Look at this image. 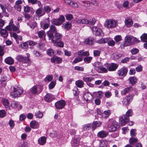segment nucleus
Wrapping results in <instances>:
<instances>
[{"label":"nucleus","mask_w":147,"mask_h":147,"mask_svg":"<svg viewBox=\"0 0 147 147\" xmlns=\"http://www.w3.org/2000/svg\"><path fill=\"white\" fill-rule=\"evenodd\" d=\"M132 110L129 109L125 115H122L119 118V123L121 126L125 125L129 120V117L132 115Z\"/></svg>","instance_id":"obj_1"},{"label":"nucleus","mask_w":147,"mask_h":147,"mask_svg":"<svg viewBox=\"0 0 147 147\" xmlns=\"http://www.w3.org/2000/svg\"><path fill=\"white\" fill-rule=\"evenodd\" d=\"M23 92V89L22 88L19 87H14L13 91L11 92L10 96L12 98H15L17 97L20 96Z\"/></svg>","instance_id":"obj_2"},{"label":"nucleus","mask_w":147,"mask_h":147,"mask_svg":"<svg viewBox=\"0 0 147 147\" xmlns=\"http://www.w3.org/2000/svg\"><path fill=\"white\" fill-rule=\"evenodd\" d=\"M20 25L18 24L17 26H16L13 24V20L12 19L9 23L8 25L5 28L8 31H11L13 30V31L17 32L19 33L20 31L19 30V27Z\"/></svg>","instance_id":"obj_3"},{"label":"nucleus","mask_w":147,"mask_h":147,"mask_svg":"<svg viewBox=\"0 0 147 147\" xmlns=\"http://www.w3.org/2000/svg\"><path fill=\"white\" fill-rule=\"evenodd\" d=\"M105 26L111 29H113L116 27L117 22L116 20L108 19L106 20L105 23Z\"/></svg>","instance_id":"obj_4"},{"label":"nucleus","mask_w":147,"mask_h":147,"mask_svg":"<svg viewBox=\"0 0 147 147\" xmlns=\"http://www.w3.org/2000/svg\"><path fill=\"white\" fill-rule=\"evenodd\" d=\"M42 90V86L38 85L34 86L30 90V92L32 94H39Z\"/></svg>","instance_id":"obj_5"},{"label":"nucleus","mask_w":147,"mask_h":147,"mask_svg":"<svg viewBox=\"0 0 147 147\" xmlns=\"http://www.w3.org/2000/svg\"><path fill=\"white\" fill-rule=\"evenodd\" d=\"M91 29L93 33L96 36H100L102 37L104 36V33L101 29L96 27L94 26Z\"/></svg>","instance_id":"obj_6"},{"label":"nucleus","mask_w":147,"mask_h":147,"mask_svg":"<svg viewBox=\"0 0 147 147\" xmlns=\"http://www.w3.org/2000/svg\"><path fill=\"white\" fill-rule=\"evenodd\" d=\"M65 17L63 15L60 16L59 18L57 19H54L52 20L51 23L57 26L61 25L65 21Z\"/></svg>","instance_id":"obj_7"},{"label":"nucleus","mask_w":147,"mask_h":147,"mask_svg":"<svg viewBox=\"0 0 147 147\" xmlns=\"http://www.w3.org/2000/svg\"><path fill=\"white\" fill-rule=\"evenodd\" d=\"M16 59L19 61L22 62V63H29L30 62L29 57H24L21 55H18L16 57Z\"/></svg>","instance_id":"obj_8"},{"label":"nucleus","mask_w":147,"mask_h":147,"mask_svg":"<svg viewBox=\"0 0 147 147\" xmlns=\"http://www.w3.org/2000/svg\"><path fill=\"white\" fill-rule=\"evenodd\" d=\"M80 139V136L79 135H75L71 142V146L74 147L78 146L80 144L79 142Z\"/></svg>","instance_id":"obj_9"},{"label":"nucleus","mask_w":147,"mask_h":147,"mask_svg":"<svg viewBox=\"0 0 147 147\" xmlns=\"http://www.w3.org/2000/svg\"><path fill=\"white\" fill-rule=\"evenodd\" d=\"M62 37V35L56 32L54 36H53V34L52 36L51 37L49 36V39H51L52 42L53 43H56L58 40L60 39Z\"/></svg>","instance_id":"obj_10"},{"label":"nucleus","mask_w":147,"mask_h":147,"mask_svg":"<svg viewBox=\"0 0 147 147\" xmlns=\"http://www.w3.org/2000/svg\"><path fill=\"white\" fill-rule=\"evenodd\" d=\"M105 66L110 71H113L115 70L117 68L118 65L116 63H112L111 64L107 63L105 64Z\"/></svg>","instance_id":"obj_11"},{"label":"nucleus","mask_w":147,"mask_h":147,"mask_svg":"<svg viewBox=\"0 0 147 147\" xmlns=\"http://www.w3.org/2000/svg\"><path fill=\"white\" fill-rule=\"evenodd\" d=\"M128 71L127 67H123L118 70L117 73L119 76L124 77L126 76Z\"/></svg>","instance_id":"obj_12"},{"label":"nucleus","mask_w":147,"mask_h":147,"mask_svg":"<svg viewBox=\"0 0 147 147\" xmlns=\"http://www.w3.org/2000/svg\"><path fill=\"white\" fill-rule=\"evenodd\" d=\"M66 105V102L64 100H60L55 103V106L56 109H63Z\"/></svg>","instance_id":"obj_13"},{"label":"nucleus","mask_w":147,"mask_h":147,"mask_svg":"<svg viewBox=\"0 0 147 147\" xmlns=\"http://www.w3.org/2000/svg\"><path fill=\"white\" fill-rule=\"evenodd\" d=\"M83 96L85 100L89 102L91 100L93 95L89 92H87L84 94Z\"/></svg>","instance_id":"obj_14"},{"label":"nucleus","mask_w":147,"mask_h":147,"mask_svg":"<svg viewBox=\"0 0 147 147\" xmlns=\"http://www.w3.org/2000/svg\"><path fill=\"white\" fill-rule=\"evenodd\" d=\"M56 29L54 25H51L50 27V30L47 32V35L49 37H51L53 34V32H56Z\"/></svg>","instance_id":"obj_15"},{"label":"nucleus","mask_w":147,"mask_h":147,"mask_svg":"<svg viewBox=\"0 0 147 147\" xmlns=\"http://www.w3.org/2000/svg\"><path fill=\"white\" fill-rule=\"evenodd\" d=\"M132 39V38L131 36H126L125 37V42H124V43L121 44V48L128 46V44L127 43V42H130Z\"/></svg>","instance_id":"obj_16"},{"label":"nucleus","mask_w":147,"mask_h":147,"mask_svg":"<svg viewBox=\"0 0 147 147\" xmlns=\"http://www.w3.org/2000/svg\"><path fill=\"white\" fill-rule=\"evenodd\" d=\"M134 90V88L131 86L127 87L121 91V94L122 95H125L127 94Z\"/></svg>","instance_id":"obj_17"},{"label":"nucleus","mask_w":147,"mask_h":147,"mask_svg":"<svg viewBox=\"0 0 147 147\" xmlns=\"http://www.w3.org/2000/svg\"><path fill=\"white\" fill-rule=\"evenodd\" d=\"M54 97L51 94H47L44 96V100L47 102H50L54 99Z\"/></svg>","instance_id":"obj_18"},{"label":"nucleus","mask_w":147,"mask_h":147,"mask_svg":"<svg viewBox=\"0 0 147 147\" xmlns=\"http://www.w3.org/2000/svg\"><path fill=\"white\" fill-rule=\"evenodd\" d=\"M65 2L68 4L71 7L76 8H78V5L77 3L74 1H71V0H64Z\"/></svg>","instance_id":"obj_19"},{"label":"nucleus","mask_w":147,"mask_h":147,"mask_svg":"<svg viewBox=\"0 0 147 147\" xmlns=\"http://www.w3.org/2000/svg\"><path fill=\"white\" fill-rule=\"evenodd\" d=\"M43 11V8H39L37 9L35 11V13L37 16L38 17L42 16L45 13V12Z\"/></svg>","instance_id":"obj_20"},{"label":"nucleus","mask_w":147,"mask_h":147,"mask_svg":"<svg viewBox=\"0 0 147 147\" xmlns=\"http://www.w3.org/2000/svg\"><path fill=\"white\" fill-rule=\"evenodd\" d=\"M118 125L116 124L115 122L113 121L112 125L110 126H109L108 129L110 131H115L117 128Z\"/></svg>","instance_id":"obj_21"},{"label":"nucleus","mask_w":147,"mask_h":147,"mask_svg":"<svg viewBox=\"0 0 147 147\" xmlns=\"http://www.w3.org/2000/svg\"><path fill=\"white\" fill-rule=\"evenodd\" d=\"M51 60L52 63H59L61 62V59L59 57L54 56L51 58Z\"/></svg>","instance_id":"obj_22"},{"label":"nucleus","mask_w":147,"mask_h":147,"mask_svg":"<svg viewBox=\"0 0 147 147\" xmlns=\"http://www.w3.org/2000/svg\"><path fill=\"white\" fill-rule=\"evenodd\" d=\"M102 124V122L100 121H94L92 125V129L94 130L96 127H100Z\"/></svg>","instance_id":"obj_23"},{"label":"nucleus","mask_w":147,"mask_h":147,"mask_svg":"<svg viewBox=\"0 0 147 147\" xmlns=\"http://www.w3.org/2000/svg\"><path fill=\"white\" fill-rule=\"evenodd\" d=\"M128 80L129 83L131 84L132 85H134L137 82V78L135 76L130 77Z\"/></svg>","instance_id":"obj_24"},{"label":"nucleus","mask_w":147,"mask_h":147,"mask_svg":"<svg viewBox=\"0 0 147 147\" xmlns=\"http://www.w3.org/2000/svg\"><path fill=\"white\" fill-rule=\"evenodd\" d=\"M108 134V133L106 131H102L98 133L97 136L99 137L102 138L106 137Z\"/></svg>","instance_id":"obj_25"},{"label":"nucleus","mask_w":147,"mask_h":147,"mask_svg":"<svg viewBox=\"0 0 147 147\" xmlns=\"http://www.w3.org/2000/svg\"><path fill=\"white\" fill-rule=\"evenodd\" d=\"M126 26L128 27H131L133 24V22L132 19L127 18L125 19V22Z\"/></svg>","instance_id":"obj_26"},{"label":"nucleus","mask_w":147,"mask_h":147,"mask_svg":"<svg viewBox=\"0 0 147 147\" xmlns=\"http://www.w3.org/2000/svg\"><path fill=\"white\" fill-rule=\"evenodd\" d=\"M24 11L25 12L29 13L31 11V13H34V10L32 8L28 6L27 5L24 7Z\"/></svg>","instance_id":"obj_27"},{"label":"nucleus","mask_w":147,"mask_h":147,"mask_svg":"<svg viewBox=\"0 0 147 147\" xmlns=\"http://www.w3.org/2000/svg\"><path fill=\"white\" fill-rule=\"evenodd\" d=\"M76 22L78 24H88V19L86 18L80 19L77 20Z\"/></svg>","instance_id":"obj_28"},{"label":"nucleus","mask_w":147,"mask_h":147,"mask_svg":"<svg viewBox=\"0 0 147 147\" xmlns=\"http://www.w3.org/2000/svg\"><path fill=\"white\" fill-rule=\"evenodd\" d=\"M0 33L1 36L4 38H6L8 35V32L5 29H1L0 31Z\"/></svg>","instance_id":"obj_29"},{"label":"nucleus","mask_w":147,"mask_h":147,"mask_svg":"<svg viewBox=\"0 0 147 147\" xmlns=\"http://www.w3.org/2000/svg\"><path fill=\"white\" fill-rule=\"evenodd\" d=\"M78 55L79 56H88L89 55V53L88 51L84 52L83 50H80L78 52Z\"/></svg>","instance_id":"obj_30"},{"label":"nucleus","mask_w":147,"mask_h":147,"mask_svg":"<svg viewBox=\"0 0 147 147\" xmlns=\"http://www.w3.org/2000/svg\"><path fill=\"white\" fill-rule=\"evenodd\" d=\"M30 127L33 129L38 128L39 127V124L35 121H32L30 123Z\"/></svg>","instance_id":"obj_31"},{"label":"nucleus","mask_w":147,"mask_h":147,"mask_svg":"<svg viewBox=\"0 0 147 147\" xmlns=\"http://www.w3.org/2000/svg\"><path fill=\"white\" fill-rule=\"evenodd\" d=\"M94 39L93 38L89 37L85 40V43L87 45H91L94 42Z\"/></svg>","instance_id":"obj_32"},{"label":"nucleus","mask_w":147,"mask_h":147,"mask_svg":"<svg viewBox=\"0 0 147 147\" xmlns=\"http://www.w3.org/2000/svg\"><path fill=\"white\" fill-rule=\"evenodd\" d=\"M5 61L6 63L10 65L12 64L14 62L13 59L11 57H7L5 59Z\"/></svg>","instance_id":"obj_33"},{"label":"nucleus","mask_w":147,"mask_h":147,"mask_svg":"<svg viewBox=\"0 0 147 147\" xmlns=\"http://www.w3.org/2000/svg\"><path fill=\"white\" fill-rule=\"evenodd\" d=\"M46 138L44 137H42L38 140V143L41 145L44 144L46 142Z\"/></svg>","instance_id":"obj_34"},{"label":"nucleus","mask_w":147,"mask_h":147,"mask_svg":"<svg viewBox=\"0 0 147 147\" xmlns=\"http://www.w3.org/2000/svg\"><path fill=\"white\" fill-rule=\"evenodd\" d=\"M109 40L108 38H101L100 40H98L96 41V42L97 43L102 44L107 43Z\"/></svg>","instance_id":"obj_35"},{"label":"nucleus","mask_w":147,"mask_h":147,"mask_svg":"<svg viewBox=\"0 0 147 147\" xmlns=\"http://www.w3.org/2000/svg\"><path fill=\"white\" fill-rule=\"evenodd\" d=\"M3 105L6 109L9 108V102L8 100L5 98H3L2 100Z\"/></svg>","instance_id":"obj_36"},{"label":"nucleus","mask_w":147,"mask_h":147,"mask_svg":"<svg viewBox=\"0 0 147 147\" xmlns=\"http://www.w3.org/2000/svg\"><path fill=\"white\" fill-rule=\"evenodd\" d=\"M108 142L107 140L101 141L99 144L100 147H107L108 145Z\"/></svg>","instance_id":"obj_37"},{"label":"nucleus","mask_w":147,"mask_h":147,"mask_svg":"<svg viewBox=\"0 0 147 147\" xmlns=\"http://www.w3.org/2000/svg\"><path fill=\"white\" fill-rule=\"evenodd\" d=\"M138 141V140L137 138L132 137L129 139V142L131 145H134V144L137 142Z\"/></svg>","instance_id":"obj_38"},{"label":"nucleus","mask_w":147,"mask_h":147,"mask_svg":"<svg viewBox=\"0 0 147 147\" xmlns=\"http://www.w3.org/2000/svg\"><path fill=\"white\" fill-rule=\"evenodd\" d=\"M76 85L79 88H82L83 87L84 85L83 82L81 80H79L76 81L75 83Z\"/></svg>","instance_id":"obj_39"},{"label":"nucleus","mask_w":147,"mask_h":147,"mask_svg":"<svg viewBox=\"0 0 147 147\" xmlns=\"http://www.w3.org/2000/svg\"><path fill=\"white\" fill-rule=\"evenodd\" d=\"M141 41L143 42H147V34L144 33L140 36Z\"/></svg>","instance_id":"obj_40"},{"label":"nucleus","mask_w":147,"mask_h":147,"mask_svg":"<svg viewBox=\"0 0 147 147\" xmlns=\"http://www.w3.org/2000/svg\"><path fill=\"white\" fill-rule=\"evenodd\" d=\"M38 35L39 37L40 38H42L46 36L45 31L43 30H41L37 32Z\"/></svg>","instance_id":"obj_41"},{"label":"nucleus","mask_w":147,"mask_h":147,"mask_svg":"<svg viewBox=\"0 0 147 147\" xmlns=\"http://www.w3.org/2000/svg\"><path fill=\"white\" fill-rule=\"evenodd\" d=\"M35 116L36 118H41L42 117L43 114L42 112H40V111H38L35 113Z\"/></svg>","instance_id":"obj_42"},{"label":"nucleus","mask_w":147,"mask_h":147,"mask_svg":"<svg viewBox=\"0 0 147 147\" xmlns=\"http://www.w3.org/2000/svg\"><path fill=\"white\" fill-rule=\"evenodd\" d=\"M71 26V24L68 22H66L63 24V27L67 30L69 29Z\"/></svg>","instance_id":"obj_43"},{"label":"nucleus","mask_w":147,"mask_h":147,"mask_svg":"<svg viewBox=\"0 0 147 147\" xmlns=\"http://www.w3.org/2000/svg\"><path fill=\"white\" fill-rule=\"evenodd\" d=\"M92 125L91 124H87L84 125L83 129L84 131L89 130L91 129Z\"/></svg>","instance_id":"obj_44"},{"label":"nucleus","mask_w":147,"mask_h":147,"mask_svg":"<svg viewBox=\"0 0 147 147\" xmlns=\"http://www.w3.org/2000/svg\"><path fill=\"white\" fill-rule=\"evenodd\" d=\"M93 94L96 97L101 98L102 96V92L101 91L94 92H93Z\"/></svg>","instance_id":"obj_45"},{"label":"nucleus","mask_w":147,"mask_h":147,"mask_svg":"<svg viewBox=\"0 0 147 147\" xmlns=\"http://www.w3.org/2000/svg\"><path fill=\"white\" fill-rule=\"evenodd\" d=\"M101 64L99 62H96L94 64V66L95 67V69L96 70H99L100 69V67L102 66Z\"/></svg>","instance_id":"obj_46"},{"label":"nucleus","mask_w":147,"mask_h":147,"mask_svg":"<svg viewBox=\"0 0 147 147\" xmlns=\"http://www.w3.org/2000/svg\"><path fill=\"white\" fill-rule=\"evenodd\" d=\"M44 9L45 13V12L47 13H48L50 12L51 11V8L49 6H46L44 7Z\"/></svg>","instance_id":"obj_47"},{"label":"nucleus","mask_w":147,"mask_h":147,"mask_svg":"<svg viewBox=\"0 0 147 147\" xmlns=\"http://www.w3.org/2000/svg\"><path fill=\"white\" fill-rule=\"evenodd\" d=\"M136 131V130L135 129H132L131 130L130 133L131 137H135L136 136L137 134Z\"/></svg>","instance_id":"obj_48"},{"label":"nucleus","mask_w":147,"mask_h":147,"mask_svg":"<svg viewBox=\"0 0 147 147\" xmlns=\"http://www.w3.org/2000/svg\"><path fill=\"white\" fill-rule=\"evenodd\" d=\"M134 96V94H129L128 96H126L125 97L128 100V101H129V102L130 103V102L132 101L133 100V96Z\"/></svg>","instance_id":"obj_49"},{"label":"nucleus","mask_w":147,"mask_h":147,"mask_svg":"<svg viewBox=\"0 0 147 147\" xmlns=\"http://www.w3.org/2000/svg\"><path fill=\"white\" fill-rule=\"evenodd\" d=\"M27 24L28 26H29L32 29H34L36 26V24L35 23H34L32 24H31L30 22H28Z\"/></svg>","instance_id":"obj_50"},{"label":"nucleus","mask_w":147,"mask_h":147,"mask_svg":"<svg viewBox=\"0 0 147 147\" xmlns=\"http://www.w3.org/2000/svg\"><path fill=\"white\" fill-rule=\"evenodd\" d=\"M49 19V18H48L47 19H46L48 21V22H47V23H45L44 24L43 26V28L44 29L48 28L49 26L50 22Z\"/></svg>","instance_id":"obj_51"},{"label":"nucleus","mask_w":147,"mask_h":147,"mask_svg":"<svg viewBox=\"0 0 147 147\" xmlns=\"http://www.w3.org/2000/svg\"><path fill=\"white\" fill-rule=\"evenodd\" d=\"M103 114L106 115V116H105V117L106 118L108 117L111 114V111L109 110L105 111L103 112Z\"/></svg>","instance_id":"obj_52"},{"label":"nucleus","mask_w":147,"mask_h":147,"mask_svg":"<svg viewBox=\"0 0 147 147\" xmlns=\"http://www.w3.org/2000/svg\"><path fill=\"white\" fill-rule=\"evenodd\" d=\"M92 59V57H87L84 59V60L86 63H89L90 62V61Z\"/></svg>","instance_id":"obj_53"},{"label":"nucleus","mask_w":147,"mask_h":147,"mask_svg":"<svg viewBox=\"0 0 147 147\" xmlns=\"http://www.w3.org/2000/svg\"><path fill=\"white\" fill-rule=\"evenodd\" d=\"M129 2L128 1H125L123 3L122 6L127 9H129Z\"/></svg>","instance_id":"obj_54"},{"label":"nucleus","mask_w":147,"mask_h":147,"mask_svg":"<svg viewBox=\"0 0 147 147\" xmlns=\"http://www.w3.org/2000/svg\"><path fill=\"white\" fill-rule=\"evenodd\" d=\"M53 78V77L52 75H49L46 76L45 80L46 82L47 81L49 82L52 80Z\"/></svg>","instance_id":"obj_55"},{"label":"nucleus","mask_w":147,"mask_h":147,"mask_svg":"<svg viewBox=\"0 0 147 147\" xmlns=\"http://www.w3.org/2000/svg\"><path fill=\"white\" fill-rule=\"evenodd\" d=\"M122 39V37L120 35H118L115 36L114 40L116 42H118L121 41Z\"/></svg>","instance_id":"obj_56"},{"label":"nucleus","mask_w":147,"mask_h":147,"mask_svg":"<svg viewBox=\"0 0 147 147\" xmlns=\"http://www.w3.org/2000/svg\"><path fill=\"white\" fill-rule=\"evenodd\" d=\"M66 19L69 21L71 20L73 18V16L72 14H66L65 15Z\"/></svg>","instance_id":"obj_57"},{"label":"nucleus","mask_w":147,"mask_h":147,"mask_svg":"<svg viewBox=\"0 0 147 147\" xmlns=\"http://www.w3.org/2000/svg\"><path fill=\"white\" fill-rule=\"evenodd\" d=\"M18 105V102L15 101H13L11 102V106L14 108L17 107Z\"/></svg>","instance_id":"obj_58"},{"label":"nucleus","mask_w":147,"mask_h":147,"mask_svg":"<svg viewBox=\"0 0 147 147\" xmlns=\"http://www.w3.org/2000/svg\"><path fill=\"white\" fill-rule=\"evenodd\" d=\"M83 60V59L82 58L80 57H78L76 58L74 60L73 62V63H76L80 61H81Z\"/></svg>","instance_id":"obj_59"},{"label":"nucleus","mask_w":147,"mask_h":147,"mask_svg":"<svg viewBox=\"0 0 147 147\" xmlns=\"http://www.w3.org/2000/svg\"><path fill=\"white\" fill-rule=\"evenodd\" d=\"M5 115L6 113L4 110H0V117H5Z\"/></svg>","instance_id":"obj_60"},{"label":"nucleus","mask_w":147,"mask_h":147,"mask_svg":"<svg viewBox=\"0 0 147 147\" xmlns=\"http://www.w3.org/2000/svg\"><path fill=\"white\" fill-rule=\"evenodd\" d=\"M122 103L124 105H129V102L125 97L123 99V100L122 101Z\"/></svg>","instance_id":"obj_61"},{"label":"nucleus","mask_w":147,"mask_h":147,"mask_svg":"<svg viewBox=\"0 0 147 147\" xmlns=\"http://www.w3.org/2000/svg\"><path fill=\"white\" fill-rule=\"evenodd\" d=\"M83 79L84 81L87 82H91L93 80L92 78L90 77H84Z\"/></svg>","instance_id":"obj_62"},{"label":"nucleus","mask_w":147,"mask_h":147,"mask_svg":"<svg viewBox=\"0 0 147 147\" xmlns=\"http://www.w3.org/2000/svg\"><path fill=\"white\" fill-rule=\"evenodd\" d=\"M107 42H108V45L111 46H113L115 43V42L113 40H109Z\"/></svg>","instance_id":"obj_63"},{"label":"nucleus","mask_w":147,"mask_h":147,"mask_svg":"<svg viewBox=\"0 0 147 147\" xmlns=\"http://www.w3.org/2000/svg\"><path fill=\"white\" fill-rule=\"evenodd\" d=\"M74 69L75 70H78V71H84V68L82 67L76 66L74 67Z\"/></svg>","instance_id":"obj_64"}]
</instances>
